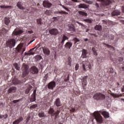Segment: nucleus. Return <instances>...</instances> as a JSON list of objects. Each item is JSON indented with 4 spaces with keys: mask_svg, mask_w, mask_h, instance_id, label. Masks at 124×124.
Returning a JSON list of instances; mask_svg holds the SVG:
<instances>
[{
    "mask_svg": "<svg viewBox=\"0 0 124 124\" xmlns=\"http://www.w3.org/2000/svg\"><path fill=\"white\" fill-rule=\"evenodd\" d=\"M54 104L56 107H61V106H62V102L61 101V99L59 97L55 99Z\"/></svg>",
    "mask_w": 124,
    "mask_h": 124,
    "instance_id": "obj_9",
    "label": "nucleus"
},
{
    "mask_svg": "<svg viewBox=\"0 0 124 124\" xmlns=\"http://www.w3.org/2000/svg\"><path fill=\"white\" fill-rule=\"evenodd\" d=\"M111 15L112 17H116V16H119V15H121V12L118 10L113 11L111 13Z\"/></svg>",
    "mask_w": 124,
    "mask_h": 124,
    "instance_id": "obj_17",
    "label": "nucleus"
},
{
    "mask_svg": "<svg viewBox=\"0 0 124 124\" xmlns=\"http://www.w3.org/2000/svg\"><path fill=\"white\" fill-rule=\"evenodd\" d=\"M71 58L69 57L68 59V62H69V63H71Z\"/></svg>",
    "mask_w": 124,
    "mask_h": 124,
    "instance_id": "obj_59",
    "label": "nucleus"
},
{
    "mask_svg": "<svg viewBox=\"0 0 124 124\" xmlns=\"http://www.w3.org/2000/svg\"><path fill=\"white\" fill-rule=\"evenodd\" d=\"M4 34V33H3V31L0 30V36H2Z\"/></svg>",
    "mask_w": 124,
    "mask_h": 124,
    "instance_id": "obj_57",
    "label": "nucleus"
},
{
    "mask_svg": "<svg viewBox=\"0 0 124 124\" xmlns=\"http://www.w3.org/2000/svg\"><path fill=\"white\" fill-rule=\"evenodd\" d=\"M73 41L75 42V44H76V43H77V42H80V40H79V39L77 38V37L74 38Z\"/></svg>",
    "mask_w": 124,
    "mask_h": 124,
    "instance_id": "obj_43",
    "label": "nucleus"
},
{
    "mask_svg": "<svg viewBox=\"0 0 124 124\" xmlns=\"http://www.w3.org/2000/svg\"><path fill=\"white\" fill-rule=\"evenodd\" d=\"M20 102V99L14 100L13 101V103H15V104H16V103H17V102Z\"/></svg>",
    "mask_w": 124,
    "mask_h": 124,
    "instance_id": "obj_53",
    "label": "nucleus"
},
{
    "mask_svg": "<svg viewBox=\"0 0 124 124\" xmlns=\"http://www.w3.org/2000/svg\"><path fill=\"white\" fill-rule=\"evenodd\" d=\"M42 59V56L41 55H37L35 57V62H38Z\"/></svg>",
    "mask_w": 124,
    "mask_h": 124,
    "instance_id": "obj_34",
    "label": "nucleus"
},
{
    "mask_svg": "<svg viewBox=\"0 0 124 124\" xmlns=\"http://www.w3.org/2000/svg\"><path fill=\"white\" fill-rule=\"evenodd\" d=\"M30 102H34L36 100V96L31 95V97L29 99Z\"/></svg>",
    "mask_w": 124,
    "mask_h": 124,
    "instance_id": "obj_24",
    "label": "nucleus"
},
{
    "mask_svg": "<svg viewBox=\"0 0 124 124\" xmlns=\"http://www.w3.org/2000/svg\"><path fill=\"white\" fill-rule=\"evenodd\" d=\"M38 68H37L35 66L31 67L30 69V72L32 74H37V73H38Z\"/></svg>",
    "mask_w": 124,
    "mask_h": 124,
    "instance_id": "obj_10",
    "label": "nucleus"
},
{
    "mask_svg": "<svg viewBox=\"0 0 124 124\" xmlns=\"http://www.w3.org/2000/svg\"><path fill=\"white\" fill-rule=\"evenodd\" d=\"M55 14H58L59 15H63V14H64L65 15H67V14H68V13L62 10H61V11H56L55 12Z\"/></svg>",
    "mask_w": 124,
    "mask_h": 124,
    "instance_id": "obj_19",
    "label": "nucleus"
},
{
    "mask_svg": "<svg viewBox=\"0 0 124 124\" xmlns=\"http://www.w3.org/2000/svg\"><path fill=\"white\" fill-rule=\"evenodd\" d=\"M75 110H76V109L75 108H72L70 110V112L73 113V112H75Z\"/></svg>",
    "mask_w": 124,
    "mask_h": 124,
    "instance_id": "obj_55",
    "label": "nucleus"
},
{
    "mask_svg": "<svg viewBox=\"0 0 124 124\" xmlns=\"http://www.w3.org/2000/svg\"><path fill=\"white\" fill-rule=\"evenodd\" d=\"M95 5L97 8H98L99 7V5H98V3H95Z\"/></svg>",
    "mask_w": 124,
    "mask_h": 124,
    "instance_id": "obj_61",
    "label": "nucleus"
},
{
    "mask_svg": "<svg viewBox=\"0 0 124 124\" xmlns=\"http://www.w3.org/2000/svg\"><path fill=\"white\" fill-rule=\"evenodd\" d=\"M85 2L86 3H89V4H92V3H93V1H91V0H86L85 1Z\"/></svg>",
    "mask_w": 124,
    "mask_h": 124,
    "instance_id": "obj_56",
    "label": "nucleus"
},
{
    "mask_svg": "<svg viewBox=\"0 0 124 124\" xmlns=\"http://www.w3.org/2000/svg\"><path fill=\"white\" fill-rule=\"evenodd\" d=\"M4 23L6 25V26H8L10 23V19H9V17H5L4 18Z\"/></svg>",
    "mask_w": 124,
    "mask_h": 124,
    "instance_id": "obj_30",
    "label": "nucleus"
},
{
    "mask_svg": "<svg viewBox=\"0 0 124 124\" xmlns=\"http://www.w3.org/2000/svg\"><path fill=\"white\" fill-rule=\"evenodd\" d=\"M12 83L14 85H18V84L21 83V81L17 79V78H14L12 80Z\"/></svg>",
    "mask_w": 124,
    "mask_h": 124,
    "instance_id": "obj_25",
    "label": "nucleus"
},
{
    "mask_svg": "<svg viewBox=\"0 0 124 124\" xmlns=\"http://www.w3.org/2000/svg\"><path fill=\"white\" fill-rule=\"evenodd\" d=\"M82 22H85L86 23H88L89 24H92L93 23V20L92 19L88 18V19H84L82 20Z\"/></svg>",
    "mask_w": 124,
    "mask_h": 124,
    "instance_id": "obj_31",
    "label": "nucleus"
},
{
    "mask_svg": "<svg viewBox=\"0 0 124 124\" xmlns=\"http://www.w3.org/2000/svg\"><path fill=\"white\" fill-rule=\"evenodd\" d=\"M81 57L82 59H87V58H88V56H87V55H88V51L87 49L83 48L81 50Z\"/></svg>",
    "mask_w": 124,
    "mask_h": 124,
    "instance_id": "obj_14",
    "label": "nucleus"
},
{
    "mask_svg": "<svg viewBox=\"0 0 124 124\" xmlns=\"http://www.w3.org/2000/svg\"><path fill=\"white\" fill-rule=\"evenodd\" d=\"M112 96H113V97H121L123 96V94H111Z\"/></svg>",
    "mask_w": 124,
    "mask_h": 124,
    "instance_id": "obj_36",
    "label": "nucleus"
},
{
    "mask_svg": "<svg viewBox=\"0 0 124 124\" xmlns=\"http://www.w3.org/2000/svg\"><path fill=\"white\" fill-rule=\"evenodd\" d=\"M30 91H31V89L28 88L27 89H26L25 91V93L28 94L30 93Z\"/></svg>",
    "mask_w": 124,
    "mask_h": 124,
    "instance_id": "obj_50",
    "label": "nucleus"
},
{
    "mask_svg": "<svg viewBox=\"0 0 124 124\" xmlns=\"http://www.w3.org/2000/svg\"><path fill=\"white\" fill-rule=\"evenodd\" d=\"M67 40H68V37L66 36L65 34H63V36L62 37V40L65 41Z\"/></svg>",
    "mask_w": 124,
    "mask_h": 124,
    "instance_id": "obj_41",
    "label": "nucleus"
},
{
    "mask_svg": "<svg viewBox=\"0 0 124 124\" xmlns=\"http://www.w3.org/2000/svg\"><path fill=\"white\" fill-rule=\"evenodd\" d=\"M29 65L26 64L25 63H23L22 65V70L23 72V75L25 77L27 76L28 74H29Z\"/></svg>",
    "mask_w": 124,
    "mask_h": 124,
    "instance_id": "obj_6",
    "label": "nucleus"
},
{
    "mask_svg": "<svg viewBox=\"0 0 124 124\" xmlns=\"http://www.w3.org/2000/svg\"><path fill=\"white\" fill-rule=\"evenodd\" d=\"M26 123H29V122L30 121V117H27L26 118Z\"/></svg>",
    "mask_w": 124,
    "mask_h": 124,
    "instance_id": "obj_62",
    "label": "nucleus"
},
{
    "mask_svg": "<svg viewBox=\"0 0 124 124\" xmlns=\"http://www.w3.org/2000/svg\"><path fill=\"white\" fill-rule=\"evenodd\" d=\"M93 116L96 121L97 124H102L103 123V118L99 113L94 112Z\"/></svg>",
    "mask_w": 124,
    "mask_h": 124,
    "instance_id": "obj_4",
    "label": "nucleus"
},
{
    "mask_svg": "<svg viewBox=\"0 0 124 124\" xmlns=\"http://www.w3.org/2000/svg\"><path fill=\"white\" fill-rule=\"evenodd\" d=\"M89 62L87 61L83 62H82V67L84 71H87L89 70Z\"/></svg>",
    "mask_w": 124,
    "mask_h": 124,
    "instance_id": "obj_13",
    "label": "nucleus"
},
{
    "mask_svg": "<svg viewBox=\"0 0 124 124\" xmlns=\"http://www.w3.org/2000/svg\"><path fill=\"white\" fill-rule=\"evenodd\" d=\"M25 51H26V47H24V45L23 44H20L16 48L15 52L16 55H18L19 53H21L20 55L22 56Z\"/></svg>",
    "mask_w": 124,
    "mask_h": 124,
    "instance_id": "obj_3",
    "label": "nucleus"
},
{
    "mask_svg": "<svg viewBox=\"0 0 124 124\" xmlns=\"http://www.w3.org/2000/svg\"><path fill=\"white\" fill-rule=\"evenodd\" d=\"M0 8L7 9V8H12V6L1 5Z\"/></svg>",
    "mask_w": 124,
    "mask_h": 124,
    "instance_id": "obj_39",
    "label": "nucleus"
},
{
    "mask_svg": "<svg viewBox=\"0 0 124 124\" xmlns=\"http://www.w3.org/2000/svg\"><path fill=\"white\" fill-rule=\"evenodd\" d=\"M64 82H67L68 81H69V75H68L66 78H65L64 79Z\"/></svg>",
    "mask_w": 124,
    "mask_h": 124,
    "instance_id": "obj_45",
    "label": "nucleus"
},
{
    "mask_svg": "<svg viewBox=\"0 0 124 124\" xmlns=\"http://www.w3.org/2000/svg\"><path fill=\"white\" fill-rule=\"evenodd\" d=\"M108 70H109V72L110 73H114V69H113V68H109Z\"/></svg>",
    "mask_w": 124,
    "mask_h": 124,
    "instance_id": "obj_47",
    "label": "nucleus"
},
{
    "mask_svg": "<svg viewBox=\"0 0 124 124\" xmlns=\"http://www.w3.org/2000/svg\"><path fill=\"white\" fill-rule=\"evenodd\" d=\"M76 23H77V24H78V25H80V26H82V27H84V24H83V23H80L79 21H76Z\"/></svg>",
    "mask_w": 124,
    "mask_h": 124,
    "instance_id": "obj_54",
    "label": "nucleus"
},
{
    "mask_svg": "<svg viewBox=\"0 0 124 124\" xmlns=\"http://www.w3.org/2000/svg\"><path fill=\"white\" fill-rule=\"evenodd\" d=\"M56 87V82L52 81L47 85V88L49 90H54V88Z\"/></svg>",
    "mask_w": 124,
    "mask_h": 124,
    "instance_id": "obj_12",
    "label": "nucleus"
},
{
    "mask_svg": "<svg viewBox=\"0 0 124 124\" xmlns=\"http://www.w3.org/2000/svg\"><path fill=\"white\" fill-rule=\"evenodd\" d=\"M93 98L95 99V100H104L106 97L105 95L102 93H97L94 94L93 96Z\"/></svg>",
    "mask_w": 124,
    "mask_h": 124,
    "instance_id": "obj_5",
    "label": "nucleus"
},
{
    "mask_svg": "<svg viewBox=\"0 0 124 124\" xmlns=\"http://www.w3.org/2000/svg\"><path fill=\"white\" fill-rule=\"evenodd\" d=\"M24 31L21 30L15 29V31L13 32L12 34V37L13 39H9L6 42V47L10 48H13L15 45H16V40H15V37L17 36V35H20V34H22Z\"/></svg>",
    "mask_w": 124,
    "mask_h": 124,
    "instance_id": "obj_1",
    "label": "nucleus"
},
{
    "mask_svg": "<svg viewBox=\"0 0 124 124\" xmlns=\"http://www.w3.org/2000/svg\"><path fill=\"white\" fill-rule=\"evenodd\" d=\"M68 28L70 31H75V26L73 24L69 25Z\"/></svg>",
    "mask_w": 124,
    "mask_h": 124,
    "instance_id": "obj_26",
    "label": "nucleus"
},
{
    "mask_svg": "<svg viewBox=\"0 0 124 124\" xmlns=\"http://www.w3.org/2000/svg\"><path fill=\"white\" fill-rule=\"evenodd\" d=\"M37 106H38L37 104L32 105L30 107L29 109L30 110H33V109H35V108H37Z\"/></svg>",
    "mask_w": 124,
    "mask_h": 124,
    "instance_id": "obj_33",
    "label": "nucleus"
},
{
    "mask_svg": "<svg viewBox=\"0 0 124 124\" xmlns=\"http://www.w3.org/2000/svg\"><path fill=\"white\" fill-rule=\"evenodd\" d=\"M88 67V69H92V65H91L90 63H89Z\"/></svg>",
    "mask_w": 124,
    "mask_h": 124,
    "instance_id": "obj_60",
    "label": "nucleus"
},
{
    "mask_svg": "<svg viewBox=\"0 0 124 124\" xmlns=\"http://www.w3.org/2000/svg\"><path fill=\"white\" fill-rule=\"evenodd\" d=\"M73 45V44L70 42H67L65 45L64 47L65 48H66L67 49H70L71 47H72V46Z\"/></svg>",
    "mask_w": 124,
    "mask_h": 124,
    "instance_id": "obj_22",
    "label": "nucleus"
},
{
    "mask_svg": "<svg viewBox=\"0 0 124 124\" xmlns=\"http://www.w3.org/2000/svg\"><path fill=\"white\" fill-rule=\"evenodd\" d=\"M48 114L51 115L52 117L55 116L54 120L56 119H59L60 118V113H61V110H57L56 111H55L54 108H50L48 112Z\"/></svg>",
    "mask_w": 124,
    "mask_h": 124,
    "instance_id": "obj_2",
    "label": "nucleus"
},
{
    "mask_svg": "<svg viewBox=\"0 0 124 124\" xmlns=\"http://www.w3.org/2000/svg\"><path fill=\"white\" fill-rule=\"evenodd\" d=\"M8 118V114L7 113L4 115L0 114V119H3V120H6Z\"/></svg>",
    "mask_w": 124,
    "mask_h": 124,
    "instance_id": "obj_29",
    "label": "nucleus"
},
{
    "mask_svg": "<svg viewBox=\"0 0 124 124\" xmlns=\"http://www.w3.org/2000/svg\"><path fill=\"white\" fill-rule=\"evenodd\" d=\"M102 115L103 116H104V118H105L106 119H107L110 117L109 116V113H108V112L107 111H103Z\"/></svg>",
    "mask_w": 124,
    "mask_h": 124,
    "instance_id": "obj_28",
    "label": "nucleus"
},
{
    "mask_svg": "<svg viewBox=\"0 0 124 124\" xmlns=\"http://www.w3.org/2000/svg\"><path fill=\"white\" fill-rule=\"evenodd\" d=\"M89 5L85 4H80L78 5V8H83L84 9H89Z\"/></svg>",
    "mask_w": 124,
    "mask_h": 124,
    "instance_id": "obj_21",
    "label": "nucleus"
},
{
    "mask_svg": "<svg viewBox=\"0 0 124 124\" xmlns=\"http://www.w3.org/2000/svg\"><path fill=\"white\" fill-rule=\"evenodd\" d=\"M78 13L80 16H82V17H83V16H88V13L84 11H78Z\"/></svg>",
    "mask_w": 124,
    "mask_h": 124,
    "instance_id": "obj_27",
    "label": "nucleus"
},
{
    "mask_svg": "<svg viewBox=\"0 0 124 124\" xmlns=\"http://www.w3.org/2000/svg\"><path fill=\"white\" fill-rule=\"evenodd\" d=\"M16 6L19 9H20V10H24V9H25V8L23 6V3L21 1H18L17 3Z\"/></svg>",
    "mask_w": 124,
    "mask_h": 124,
    "instance_id": "obj_20",
    "label": "nucleus"
},
{
    "mask_svg": "<svg viewBox=\"0 0 124 124\" xmlns=\"http://www.w3.org/2000/svg\"><path fill=\"white\" fill-rule=\"evenodd\" d=\"M43 49V52L45 55H46V56H49L50 55V49L47 47L44 46L42 47Z\"/></svg>",
    "mask_w": 124,
    "mask_h": 124,
    "instance_id": "obj_15",
    "label": "nucleus"
},
{
    "mask_svg": "<svg viewBox=\"0 0 124 124\" xmlns=\"http://www.w3.org/2000/svg\"><path fill=\"white\" fill-rule=\"evenodd\" d=\"M50 34L52 35H57L59 33V30L55 28H53L49 30Z\"/></svg>",
    "mask_w": 124,
    "mask_h": 124,
    "instance_id": "obj_11",
    "label": "nucleus"
},
{
    "mask_svg": "<svg viewBox=\"0 0 124 124\" xmlns=\"http://www.w3.org/2000/svg\"><path fill=\"white\" fill-rule=\"evenodd\" d=\"M38 116L39 118H44L46 117V115L45 114V113L44 112V111H39Z\"/></svg>",
    "mask_w": 124,
    "mask_h": 124,
    "instance_id": "obj_23",
    "label": "nucleus"
},
{
    "mask_svg": "<svg viewBox=\"0 0 124 124\" xmlns=\"http://www.w3.org/2000/svg\"><path fill=\"white\" fill-rule=\"evenodd\" d=\"M37 23L38 25H42L43 22H42V18H39L37 19Z\"/></svg>",
    "mask_w": 124,
    "mask_h": 124,
    "instance_id": "obj_40",
    "label": "nucleus"
},
{
    "mask_svg": "<svg viewBox=\"0 0 124 124\" xmlns=\"http://www.w3.org/2000/svg\"><path fill=\"white\" fill-rule=\"evenodd\" d=\"M32 95H34L35 96H36V89L34 90L33 93L32 94Z\"/></svg>",
    "mask_w": 124,
    "mask_h": 124,
    "instance_id": "obj_51",
    "label": "nucleus"
},
{
    "mask_svg": "<svg viewBox=\"0 0 124 124\" xmlns=\"http://www.w3.org/2000/svg\"><path fill=\"white\" fill-rule=\"evenodd\" d=\"M41 45H37L35 47V51H36V50H37L38 49V48H39V47H40Z\"/></svg>",
    "mask_w": 124,
    "mask_h": 124,
    "instance_id": "obj_58",
    "label": "nucleus"
},
{
    "mask_svg": "<svg viewBox=\"0 0 124 124\" xmlns=\"http://www.w3.org/2000/svg\"><path fill=\"white\" fill-rule=\"evenodd\" d=\"M76 70H78L79 69V64H76L75 66Z\"/></svg>",
    "mask_w": 124,
    "mask_h": 124,
    "instance_id": "obj_52",
    "label": "nucleus"
},
{
    "mask_svg": "<svg viewBox=\"0 0 124 124\" xmlns=\"http://www.w3.org/2000/svg\"><path fill=\"white\" fill-rule=\"evenodd\" d=\"M43 5L44 7H46V8H50L51 6H52V4L50 1L45 0L43 2Z\"/></svg>",
    "mask_w": 124,
    "mask_h": 124,
    "instance_id": "obj_8",
    "label": "nucleus"
},
{
    "mask_svg": "<svg viewBox=\"0 0 124 124\" xmlns=\"http://www.w3.org/2000/svg\"><path fill=\"white\" fill-rule=\"evenodd\" d=\"M94 29L96 31H100L102 30V27L100 25H96L94 27Z\"/></svg>",
    "mask_w": 124,
    "mask_h": 124,
    "instance_id": "obj_32",
    "label": "nucleus"
},
{
    "mask_svg": "<svg viewBox=\"0 0 124 124\" xmlns=\"http://www.w3.org/2000/svg\"><path fill=\"white\" fill-rule=\"evenodd\" d=\"M122 11L123 13H124V6L122 7Z\"/></svg>",
    "mask_w": 124,
    "mask_h": 124,
    "instance_id": "obj_64",
    "label": "nucleus"
},
{
    "mask_svg": "<svg viewBox=\"0 0 124 124\" xmlns=\"http://www.w3.org/2000/svg\"><path fill=\"white\" fill-rule=\"evenodd\" d=\"M75 94H76V95H77L78 96L80 95V92H79V91H75Z\"/></svg>",
    "mask_w": 124,
    "mask_h": 124,
    "instance_id": "obj_48",
    "label": "nucleus"
},
{
    "mask_svg": "<svg viewBox=\"0 0 124 124\" xmlns=\"http://www.w3.org/2000/svg\"><path fill=\"white\" fill-rule=\"evenodd\" d=\"M121 92L122 93H124V86H123V87L122 88Z\"/></svg>",
    "mask_w": 124,
    "mask_h": 124,
    "instance_id": "obj_63",
    "label": "nucleus"
},
{
    "mask_svg": "<svg viewBox=\"0 0 124 124\" xmlns=\"http://www.w3.org/2000/svg\"><path fill=\"white\" fill-rule=\"evenodd\" d=\"M111 3V0H105L104 4L106 6L109 5Z\"/></svg>",
    "mask_w": 124,
    "mask_h": 124,
    "instance_id": "obj_38",
    "label": "nucleus"
},
{
    "mask_svg": "<svg viewBox=\"0 0 124 124\" xmlns=\"http://www.w3.org/2000/svg\"><path fill=\"white\" fill-rule=\"evenodd\" d=\"M45 14L46 15H51V11L46 10V12H45Z\"/></svg>",
    "mask_w": 124,
    "mask_h": 124,
    "instance_id": "obj_44",
    "label": "nucleus"
},
{
    "mask_svg": "<svg viewBox=\"0 0 124 124\" xmlns=\"http://www.w3.org/2000/svg\"><path fill=\"white\" fill-rule=\"evenodd\" d=\"M93 52L94 56H97V52H96V51L94 50L93 49Z\"/></svg>",
    "mask_w": 124,
    "mask_h": 124,
    "instance_id": "obj_49",
    "label": "nucleus"
},
{
    "mask_svg": "<svg viewBox=\"0 0 124 124\" xmlns=\"http://www.w3.org/2000/svg\"><path fill=\"white\" fill-rule=\"evenodd\" d=\"M13 65L16 70H20V66L19 65L18 63H15L13 64Z\"/></svg>",
    "mask_w": 124,
    "mask_h": 124,
    "instance_id": "obj_35",
    "label": "nucleus"
},
{
    "mask_svg": "<svg viewBox=\"0 0 124 124\" xmlns=\"http://www.w3.org/2000/svg\"><path fill=\"white\" fill-rule=\"evenodd\" d=\"M24 120V118H23V117L19 116L18 119L16 120L13 123V124H19Z\"/></svg>",
    "mask_w": 124,
    "mask_h": 124,
    "instance_id": "obj_16",
    "label": "nucleus"
},
{
    "mask_svg": "<svg viewBox=\"0 0 124 124\" xmlns=\"http://www.w3.org/2000/svg\"><path fill=\"white\" fill-rule=\"evenodd\" d=\"M16 90L17 88L15 87H12L10 88L8 90V94H9V93H15Z\"/></svg>",
    "mask_w": 124,
    "mask_h": 124,
    "instance_id": "obj_18",
    "label": "nucleus"
},
{
    "mask_svg": "<svg viewBox=\"0 0 124 124\" xmlns=\"http://www.w3.org/2000/svg\"><path fill=\"white\" fill-rule=\"evenodd\" d=\"M81 83L83 89L86 90V87H87V85H88V82H87V77L84 76L81 79Z\"/></svg>",
    "mask_w": 124,
    "mask_h": 124,
    "instance_id": "obj_7",
    "label": "nucleus"
},
{
    "mask_svg": "<svg viewBox=\"0 0 124 124\" xmlns=\"http://www.w3.org/2000/svg\"><path fill=\"white\" fill-rule=\"evenodd\" d=\"M61 6H62V8L65 9V10L66 11H69V9H68V8H67L65 6H64V5H62L61 4Z\"/></svg>",
    "mask_w": 124,
    "mask_h": 124,
    "instance_id": "obj_46",
    "label": "nucleus"
},
{
    "mask_svg": "<svg viewBox=\"0 0 124 124\" xmlns=\"http://www.w3.org/2000/svg\"><path fill=\"white\" fill-rule=\"evenodd\" d=\"M35 54V52H25V56H31V55H34Z\"/></svg>",
    "mask_w": 124,
    "mask_h": 124,
    "instance_id": "obj_37",
    "label": "nucleus"
},
{
    "mask_svg": "<svg viewBox=\"0 0 124 124\" xmlns=\"http://www.w3.org/2000/svg\"><path fill=\"white\" fill-rule=\"evenodd\" d=\"M108 38L110 39V40H114L115 39V36L113 34H110L108 35Z\"/></svg>",
    "mask_w": 124,
    "mask_h": 124,
    "instance_id": "obj_42",
    "label": "nucleus"
}]
</instances>
